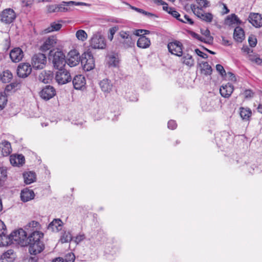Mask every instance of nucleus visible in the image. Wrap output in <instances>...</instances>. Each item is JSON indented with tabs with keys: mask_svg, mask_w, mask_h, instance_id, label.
I'll return each mask as SVG.
<instances>
[{
	"mask_svg": "<svg viewBox=\"0 0 262 262\" xmlns=\"http://www.w3.org/2000/svg\"><path fill=\"white\" fill-rule=\"evenodd\" d=\"M40 225L32 229L33 231L28 235L27 241L25 245L29 247V251L31 255H36L41 253L45 249V244L41 240L43 237V233L38 230Z\"/></svg>",
	"mask_w": 262,
	"mask_h": 262,
	"instance_id": "obj_1",
	"label": "nucleus"
},
{
	"mask_svg": "<svg viewBox=\"0 0 262 262\" xmlns=\"http://www.w3.org/2000/svg\"><path fill=\"white\" fill-rule=\"evenodd\" d=\"M39 225V223L35 221L29 223L25 227V229L21 228L15 230L8 235V239L10 241H15L19 244L24 246L27 241L28 235L33 231L32 229Z\"/></svg>",
	"mask_w": 262,
	"mask_h": 262,
	"instance_id": "obj_2",
	"label": "nucleus"
},
{
	"mask_svg": "<svg viewBox=\"0 0 262 262\" xmlns=\"http://www.w3.org/2000/svg\"><path fill=\"white\" fill-rule=\"evenodd\" d=\"M48 58L56 69L63 68L67 63L65 54L58 49L50 50Z\"/></svg>",
	"mask_w": 262,
	"mask_h": 262,
	"instance_id": "obj_3",
	"label": "nucleus"
},
{
	"mask_svg": "<svg viewBox=\"0 0 262 262\" xmlns=\"http://www.w3.org/2000/svg\"><path fill=\"white\" fill-rule=\"evenodd\" d=\"M81 64L85 71H89L95 67V60L91 51L88 50L81 56Z\"/></svg>",
	"mask_w": 262,
	"mask_h": 262,
	"instance_id": "obj_4",
	"label": "nucleus"
},
{
	"mask_svg": "<svg viewBox=\"0 0 262 262\" xmlns=\"http://www.w3.org/2000/svg\"><path fill=\"white\" fill-rule=\"evenodd\" d=\"M118 35L121 39L120 42L124 48H132L134 46L135 41L133 39V35L130 31L121 30L119 32Z\"/></svg>",
	"mask_w": 262,
	"mask_h": 262,
	"instance_id": "obj_5",
	"label": "nucleus"
},
{
	"mask_svg": "<svg viewBox=\"0 0 262 262\" xmlns=\"http://www.w3.org/2000/svg\"><path fill=\"white\" fill-rule=\"evenodd\" d=\"M90 45L93 49H104L106 46V42L104 37L97 33L92 37Z\"/></svg>",
	"mask_w": 262,
	"mask_h": 262,
	"instance_id": "obj_6",
	"label": "nucleus"
},
{
	"mask_svg": "<svg viewBox=\"0 0 262 262\" xmlns=\"http://www.w3.org/2000/svg\"><path fill=\"white\" fill-rule=\"evenodd\" d=\"M32 65L36 70L42 69L45 68L47 63V57L42 53L35 54L32 57Z\"/></svg>",
	"mask_w": 262,
	"mask_h": 262,
	"instance_id": "obj_7",
	"label": "nucleus"
},
{
	"mask_svg": "<svg viewBox=\"0 0 262 262\" xmlns=\"http://www.w3.org/2000/svg\"><path fill=\"white\" fill-rule=\"evenodd\" d=\"M58 70L55 79L59 84H64L71 81V76L68 70L64 68Z\"/></svg>",
	"mask_w": 262,
	"mask_h": 262,
	"instance_id": "obj_8",
	"label": "nucleus"
},
{
	"mask_svg": "<svg viewBox=\"0 0 262 262\" xmlns=\"http://www.w3.org/2000/svg\"><path fill=\"white\" fill-rule=\"evenodd\" d=\"M15 11L11 8H7L3 11L1 14V21L6 24H10L16 18Z\"/></svg>",
	"mask_w": 262,
	"mask_h": 262,
	"instance_id": "obj_9",
	"label": "nucleus"
},
{
	"mask_svg": "<svg viewBox=\"0 0 262 262\" xmlns=\"http://www.w3.org/2000/svg\"><path fill=\"white\" fill-rule=\"evenodd\" d=\"M168 51L172 54L180 57L183 54V45L177 40L169 42L167 45Z\"/></svg>",
	"mask_w": 262,
	"mask_h": 262,
	"instance_id": "obj_10",
	"label": "nucleus"
},
{
	"mask_svg": "<svg viewBox=\"0 0 262 262\" xmlns=\"http://www.w3.org/2000/svg\"><path fill=\"white\" fill-rule=\"evenodd\" d=\"M32 72V67L29 63H20L17 67V74L19 77H27Z\"/></svg>",
	"mask_w": 262,
	"mask_h": 262,
	"instance_id": "obj_11",
	"label": "nucleus"
},
{
	"mask_svg": "<svg viewBox=\"0 0 262 262\" xmlns=\"http://www.w3.org/2000/svg\"><path fill=\"white\" fill-rule=\"evenodd\" d=\"M81 57L79 53L76 50H73L68 53L67 63L70 67H73L78 65L81 62Z\"/></svg>",
	"mask_w": 262,
	"mask_h": 262,
	"instance_id": "obj_12",
	"label": "nucleus"
},
{
	"mask_svg": "<svg viewBox=\"0 0 262 262\" xmlns=\"http://www.w3.org/2000/svg\"><path fill=\"white\" fill-rule=\"evenodd\" d=\"M56 95V90L51 85H48L43 87L39 92L40 97L45 100H49Z\"/></svg>",
	"mask_w": 262,
	"mask_h": 262,
	"instance_id": "obj_13",
	"label": "nucleus"
},
{
	"mask_svg": "<svg viewBox=\"0 0 262 262\" xmlns=\"http://www.w3.org/2000/svg\"><path fill=\"white\" fill-rule=\"evenodd\" d=\"M10 57L13 62H18L24 56V52L19 47H16L11 50Z\"/></svg>",
	"mask_w": 262,
	"mask_h": 262,
	"instance_id": "obj_14",
	"label": "nucleus"
},
{
	"mask_svg": "<svg viewBox=\"0 0 262 262\" xmlns=\"http://www.w3.org/2000/svg\"><path fill=\"white\" fill-rule=\"evenodd\" d=\"M248 20L256 28L262 26V15L261 14L251 13L248 17Z\"/></svg>",
	"mask_w": 262,
	"mask_h": 262,
	"instance_id": "obj_15",
	"label": "nucleus"
},
{
	"mask_svg": "<svg viewBox=\"0 0 262 262\" xmlns=\"http://www.w3.org/2000/svg\"><path fill=\"white\" fill-rule=\"evenodd\" d=\"M56 43L57 39L56 37L54 36H49L40 47V50L43 52H46L53 48Z\"/></svg>",
	"mask_w": 262,
	"mask_h": 262,
	"instance_id": "obj_16",
	"label": "nucleus"
},
{
	"mask_svg": "<svg viewBox=\"0 0 262 262\" xmlns=\"http://www.w3.org/2000/svg\"><path fill=\"white\" fill-rule=\"evenodd\" d=\"M73 86L76 90H80L86 84L85 77L82 75H76L72 81Z\"/></svg>",
	"mask_w": 262,
	"mask_h": 262,
	"instance_id": "obj_17",
	"label": "nucleus"
},
{
	"mask_svg": "<svg viewBox=\"0 0 262 262\" xmlns=\"http://www.w3.org/2000/svg\"><path fill=\"white\" fill-rule=\"evenodd\" d=\"M234 90L233 85L229 83L221 86L220 92L221 96L224 98H229Z\"/></svg>",
	"mask_w": 262,
	"mask_h": 262,
	"instance_id": "obj_18",
	"label": "nucleus"
},
{
	"mask_svg": "<svg viewBox=\"0 0 262 262\" xmlns=\"http://www.w3.org/2000/svg\"><path fill=\"white\" fill-rule=\"evenodd\" d=\"M34 196V191L28 188H24L21 191L20 198L24 202H27L33 199Z\"/></svg>",
	"mask_w": 262,
	"mask_h": 262,
	"instance_id": "obj_19",
	"label": "nucleus"
},
{
	"mask_svg": "<svg viewBox=\"0 0 262 262\" xmlns=\"http://www.w3.org/2000/svg\"><path fill=\"white\" fill-rule=\"evenodd\" d=\"M63 222L60 219H55L48 226V229L53 232H58L61 230Z\"/></svg>",
	"mask_w": 262,
	"mask_h": 262,
	"instance_id": "obj_20",
	"label": "nucleus"
},
{
	"mask_svg": "<svg viewBox=\"0 0 262 262\" xmlns=\"http://www.w3.org/2000/svg\"><path fill=\"white\" fill-rule=\"evenodd\" d=\"M0 150L3 156L6 157L9 156L12 152L11 143L8 141H3L0 143Z\"/></svg>",
	"mask_w": 262,
	"mask_h": 262,
	"instance_id": "obj_21",
	"label": "nucleus"
},
{
	"mask_svg": "<svg viewBox=\"0 0 262 262\" xmlns=\"http://www.w3.org/2000/svg\"><path fill=\"white\" fill-rule=\"evenodd\" d=\"M25 159L23 155L11 156L10 158V163L13 166L23 165L25 163Z\"/></svg>",
	"mask_w": 262,
	"mask_h": 262,
	"instance_id": "obj_22",
	"label": "nucleus"
},
{
	"mask_svg": "<svg viewBox=\"0 0 262 262\" xmlns=\"http://www.w3.org/2000/svg\"><path fill=\"white\" fill-rule=\"evenodd\" d=\"M99 85L101 90L105 93H110L113 88V84L111 81L108 79H104L100 81Z\"/></svg>",
	"mask_w": 262,
	"mask_h": 262,
	"instance_id": "obj_23",
	"label": "nucleus"
},
{
	"mask_svg": "<svg viewBox=\"0 0 262 262\" xmlns=\"http://www.w3.org/2000/svg\"><path fill=\"white\" fill-rule=\"evenodd\" d=\"M53 77V73L50 71H43L39 74L38 78L44 83H49L52 80Z\"/></svg>",
	"mask_w": 262,
	"mask_h": 262,
	"instance_id": "obj_24",
	"label": "nucleus"
},
{
	"mask_svg": "<svg viewBox=\"0 0 262 262\" xmlns=\"http://www.w3.org/2000/svg\"><path fill=\"white\" fill-rule=\"evenodd\" d=\"M233 38L237 42H241L245 39V32L240 27H236L234 29Z\"/></svg>",
	"mask_w": 262,
	"mask_h": 262,
	"instance_id": "obj_25",
	"label": "nucleus"
},
{
	"mask_svg": "<svg viewBox=\"0 0 262 262\" xmlns=\"http://www.w3.org/2000/svg\"><path fill=\"white\" fill-rule=\"evenodd\" d=\"M202 10V9H200V11H197L195 14L197 17L203 21L207 23H211L213 19V15L211 13L203 12Z\"/></svg>",
	"mask_w": 262,
	"mask_h": 262,
	"instance_id": "obj_26",
	"label": "nucleus"
},
{
	"mask_svg": "<svg viewBox=\"0 0 262 262\" xmlns=\"http://www.w3.org/2000/svg\"><path fill=\"white\" fill-rule=\"evenodd\" d=\"M137 45L139 48L145 49L150 46V41L148 38L144 35H141L137 41Z\"/></svg>",
	"mask_w": 262,
	"mask_h": 262,
	"instance_id": "obj_27",
	"label": "nucleus"
},
{
	"mask_svg": "<svg viewBox=\"0 0 262 262\" xmlns=\"http://www.w3.org/2000/svg\"><path fill=\"white\" fill-rule=\"evenodd\" d=\"M9 235L7 234V229L6 226L5 225L4 223L0 220V245H4V239H8V237Z\"/></svg>",
	"mask_w": 262,
	"mask_h": 262,
	"instance_id": "obj_28",
	"label": "nucleus"
},
{
	"mask_svg": "<svg viewBox=\"0 0 262 262\" xmlns=\"http://www.w3.org/2000/svg\"><path fill=\"white\" fill-rule=\"evenodd\" d=\"M23 177L24 182L26 184H30L36 181V174L33 171L25 172Z\"/></svg>",
	"mask_w": 262,
	"mask_h": 262,
	"instance_id": "obj_29",
	"label": "nucleus"
},
{
	"mask_svg": "<svg viewBox=\"0 0 262 262\" xmlns=\"http://www.w3.org/2000/svg\"><path fill=\"white\" fill-rule=\"evenodd\" d=\"M15 257V254L12 249L8 250L1 255V258L7 262H13Z\"/></svg>",
	"mask_w": 262,
	"mask_h": 262,
	"instance_id": "obj_30",
	"label": "nucleus"
},
{
	"mask_svg": "<svg viewBox=\"0 0 262 262\" xmlns=\"http://www.w3.org/2000/svg\"><path fill=\"white\" fill-rule=\"evenodd\" d=\"M13 78V75L11 72L8 70L4 71L0 73V80L3 83H9L11 81Z\"/></svg>",
	"mask_w": 262,
	"mask_h": 262,
	"instance_id": "obj_31",
	"label": "nucleus"
},
{
	"mask_svg": "<svg viewBox=\"0 0 262 262\" xmlns=\"http://www.w3.org/2000/svg\"><path fill=\"white\" fill-rule=\"evenodd\" d=\"M73 239V237L71 234V232L70 231L63 230L61 232V236L60 238V241L61 243H66L71 242Z\"/></svg>",
	"mask_w": 262,
	"mask_h": 262,
	"instance_id": "obj_32",
	"label": "nucleus"
},
{
	"mask_svg": "<svg viewBox=\"0 0 262 262\" xmlns=\"http://www.w3.org/2000/svg\"><path fill=\"white\" fill-rule=\"evenodd\" d=\"M107 62L109 66L114 67L118 66L119 62L118 55L116 54L108 55L107 57Z\"/></svg>",
	"mask_w": 262,
	"mask_h": 262,
	"instance_id": "obj_33",
	"label": "nucleus"
},
{
	"mask_svg": "<svg viewBox=\"0 0 262 262\" xmlns=\"http://www.w3.org/2000/svg\"><path fill=\"white\" fill-rule=\"evenodd\" d=\"M201 105L203 111L206 112L211 111L213 109V105L208 99H203L201 100Z\"/></svg>",
	"mask_w": 262,
	"mask_h": 262,
	"instance_id": "obj_34",
	"label": "nucleus"
},
{
	"mask_svg": "<svg viewBox=\"0 0 262 262\" xmlns=\"http://www.w3.org/2000/svg\"><path fill=\"white\" fill-rule=\"evenodd\" d=\"M202 64V66L201 69V73L206 76L210 75L212 72L211 67L207 62H203Z\"/></svg>",
	"mask_w": 262,
	"mask_h": 262,
	"instance_id": "obj_35",
	"label": "nucleus"
},
{
	"mask_svg": "<svg viewBox=\"0 0 262 262\" xmlns=\"http://www.w3.org/2000/svg\"><path fill=\"white\" fill-rule=\"evenodd\" d=\"M201 33L206 37L207 39L205 43L212 45L213 42V37L210 35V32L209 29H207L205 30L201 29Z\"/></svg>",
	"mask_w": 262,
	"mask_h": 262,
	"instance_id": "obj_36",
	"label": "nucleus"
},
{
	"mask_svg": "<svg viewBox=\"0 0 262 262\" xmlns=\"http://www.w3.org/2000/svg\"><path fill=\"white\" fill-rule=\"evenodd\" d=\"M62 25L61 24L53 22L51 23L50 26L46 28L44 31L45 33H48L54 31H58L60 29Z\"/></svg>",
	"mask_w": 262,
	"mask_h": 262,
	"instance_id": "obj_37",
	"label": "nucleus"
},
{
	"mask_svg": "<svg viewBox=\"0 0 262 262\" xmlns=\"http://www.w3.org/2000/svg\"><path fill=\"white\" fill-rule=\"evenodd\" d=\"M182 62L189 66L192 67L194 65V60L192 56L188 54L184 55L182 58Z\"/></svg>",
	"mask_w": 262,
	"mask_h": 262,
	"instance_id": "obj_38",
	"label": "nucleus"
},
{
	"mask_svg": "<svg viewBox=\"0 0 262 262\" xmlns=\"http://www.w3.org/2000/svg\"><path fill=\"white\" fill-rule=\"evenodd\" d=\"M240 115L244 120H248L250 117L252 112L250 108L241 107L240 108Z\"/></svg>",
	"mask_w": 262,
	"mask_h": 262,
	"instance_id": "obj_39",
	"label": "nucleus"
},
{
	"mask_svg": "<svg viewBox=\"0 0 262 262\" xmlns=\"http://www.w3.org/2000/svg\"><path fill=\"white\" fill-rule=\"evenodd\" d=\"M227 19L229 21L231 24L241 25L242 24V21L235 14H232L228 15L227 17Z\"/></svg>",
	"mask_w": 262,
	"mask_h": 262,
	"instance_id": "obj_40",
	"label": "nucleus"
},
{
	"mask_svg": "<svg viewBox=\"0 0 262 262\" xmlns=\"http://www.w3.org/2000/svg\"><path fill=\"white\" fill-rule=\"evenodd\" d=\"M7 101V96L6 93L5 92H0V110H2L5 108Z\"/></svg>",
	"mask_w": 262,
	"mask_h": 262,
	"instance_id": "obj_41",
	"label": "nucleus"
},
{
	"mask_svg": "<svg viewBox=\"0 0 262 262\" xmlns=\"http://www.w3.org/2000/svg\"><path fill=\"white\" fill-rule=\"evenodd\" d=\"M155 4H157L159 5L163 6V10L167 12L168 13H169L170 11L172 10V7H169L168 6V4L164 1L162 0H153Z\"/></svg>",
	"mask_w": 262,
	"mask_h": 262,
	"instance_id": "obj_42",
	"label": "nucleus"
},
{
	"mask_svg": "<svg viewBox=\"0 0 262 262\" xmlns=\"http://www.w3.org/2000/svg\"><path fill=\"white\" fill-rule=\"evenodd\" d=\"M75 3L73 1H70L68 2H63L62 4L58 5V12H66L68 10V7H66V6H69L70 5H73Z\"/></svg>",
	"mask_w": 262,
	"mask_h": 262,
	"instance_id": "obj_43",
	"label": "nucleus"
},
{
	"mask_svg": "<svg viewBox=\"0 0 262 262\" xmlns=\"http://www.w3.org/2000/svg\"><path fill=\"white\" fill-rule=\"evenodd\" d=\"M76 36L78 40L83 41L87 39L88 35L85 31L79 30L76 33Z\"/></svg>",
	"mask_w": 262,
	"mask_h": 262,
	"instance_id": "obj_44",
	"label": "nucleus"
},
{
	"mask_svg": "<svg viewBox=\"0 0 262 262\" xmlns=\"http://www.w3.org/2000/svg\"><path fill=\"white\" fill-rule=\"evenodd\" d=\"M118 30V26H115L109 29L107 38L110 41H112L113 40L114 35Z\"/></svg>",
	"mask_w": 262,
	"mask_h": 262,
	"instance_id": "obj_45",
	"label": "nucleus"
},
{
	"mask_svg": "<svg viewBox=\"0 0 262 262\" xmlns=\"http://www.w3.org/2000/svg\"><path fill=\"white\" fill-rule=\"evenodd\" d=\"M63 259L64 262H74L75 256L73 252H69L65 255Z\"/></svg>",
	"mask_w": 262,
	"mask_h": 262,
	"instance_id": "obj_46",
	"label": "nucleus"
},
{
	"mask_svg": "<svg viewBox=\"0 0 262 262\" xmlns=\"http://www.w3.org/2000/svg\"><path fill=\"white\" fill-rule=\"evenodd\" d=\"M243 95L246 99H249L254 97V93L250 89H247L244 91Z\"/></svg>",
	"mask_w": 262,
	"mask_h": 262,
	"instance_id": "obj_47",
	"label": "nucleus"
},
{
	"mask_svg": "<svg viewBox=\"0 0 262 262\" xmlns=\"http://www.w3.org/2000/svg\"><path fill=\"white\" fill-rule=\"evenodd\" d=\"M216 70L222 77L225 76L227 74L224 67L220 64H216Z\"/></svg>",
	"mask_w": 262,
	"mask_h": 262,
	"instance_id": "obj_48",
	"label": "nucleus"
},
{
	"mask_svg": "<svg viewBox=\"0 0 262 262\" xmlns=\"http://www.w3.org/2000/svg\"><path fill=\"white\" fill-rule=\"evenodd\" d=\"M248 41L251 47H254L257 44V39L254 36H249Z\"/></svg>",
	"mask_w": 262,
	"mask_h": 262,
	"instance_id": "obj_49",
	"label": "nucleus"
},
{
	"mask_svg": "<svg viewBox=\"0 0 262 262\" xmlns=\"http://www.w3.org/2000/svg\"><path fill=\"white\" fill-rule=\"evenodd\" d=\"M167 126L168 128L173 130L177 128V124L174 120H170L168 122Z\"/></svg>",
	"mask_w": 262,
	"mask_h": 262,
	"instance_id": "obj_50",
	"label": "nucleus"
},
{
	"mask_svg": "<svg viewBox=\"0 0 262 262\" xmlns=\"http://www.w3.org/2000/svg\"><path fill=\"white\" fill-rule=\"evenodd\" d=\"M184 19H182V21H181V22L183 23H186V24H189L191 25H193L194 24V21H193V20L190 18L189 17V16L187 15H185L184 16Z\"/></svg>",
	"mask_w": 262,
	"mask_h": 262,
	"instance_id": "obj_51",
	"label": "nucleus"
},
{
	"mask_svg": "<svg viewBox=\"0 0 262 262\" xmlns=\"http://www.w3.org/2000/svg\"><path fill=\"white\" fill-rule=\"evenodd\" d=\"M58 5H50L48 7V11L50 13L56 12H58Z\"/></svg>",
	"mask_w": 262,
	"mask_h": 262,
	"instance_id": "obj_52",
	"label": "nucleus"
},
{
	"mask_svg": "<svg viewBox=\"0 0 262 262\" xmlns=\"http://www.w3.org/2000/svg\"><path fill=\"white\" fill-rule=\"evenodd\" d=\"M85 237V235L84 234L77 235L75 237L74 242L78 244L83 241Z\"/></svg>",
	"mask_w": 262,
	"mask_h": 262,
	"instance_id": "obj_53",
	"label": "nucleus"
},
{
	"mask_svg": "<svg viewBox=\"0 0 262 262\" xmlns=\"http://www.w3.org/2000/svg\"><path fill=\"white\" fill-rule=\"evenodd\" d=\"M198 4L202 7L207 8L209 6V2L207 0H196Z\"/></svg>",
	"mask_w": 262,
	"mask_h": 262,
	"instance_id": "obj_54",
	"label": "nucleus"
},
{
	"mask_svg": "<svg viewBox=\"0 0 262 262\" xmlns=\"http://www.w3.org/2000/svg\"><path fill=\"white\" fill-rule=\"evenodd\" d=\"M195 53L199 56L203 58L206 59L208 58V55L201 51L199 49H195Z\"/></svg>",
	"mask_w": 262,
	"mask_h": 262,
	"instance_id": "obj_55",
	"label": "nucleus"
},
{
	"mask_svg": "<svg viewBox=\"0 0 262 262\" xmlns=\"http://www.w3.org/2000/svg\"><path fill=\"white\" fill-rule=\"evenodd\" d=\"M33 2V0H23L22 3L24 6L28 7L30 6Z\"/></svg>",
	"mask_w": 262,
	"mask_h": 262,
	"instance_id": "obj_56",
	"label": "nucleus"
},
{
	"mask_svg": "<svg viewBox=\"0 0 262 262\" xmlns=\"http://www.w3.org/2000/svg\"><path fill=\"white\" fill-rule=\"evenodd\" d=\"M189 34L191 36V37L197 40L199 38V37L200 36L199 34L192 31H190L189 32Z\"/></svg>",
	"mask_w": 262,
	"mask_h": 262,
	"instance_id": "obj_57",
	"label": "nucleus"
},
{
	"mask_svg": "<svg viewBox=\"0 0 262 262\" xmlns=\"http://www.w3.org/2000/svg\"><path fill=\"white\" fill-rule=\"evenodd\" d=\"M222 45L226 46H229L231 45L230 41L226 39L224 36H222Z\"/></svg>",
	"mask_w": 262,
	"mask_h": 262,
	"instance_id": "obj_58",
	"label": "nucleus"
},
{
	"mask_svg": "<svg viewBox=\"0 0 262 262\" xmlns=\"http://www.w3.org/2000/svg\"><path fill=\"white\" fill-rule=\"evenodd\" d=\"M242 50L243 51V52L248 54L250 53V49L247 46H244L242 48Z\"/></svg>",
	"mask_w": 262,
	"mask_h": 262,
	"instance_id": "obj_59",
	"label": "nucleus"
},
{
	"mask_svg": "<svg viewBox=\"0 0 262 262\" xmlns=\"http://www.w3.org/2000/svg\"><path fill=\"white\" fill-rule=\"evenodd\" d=\"M178 13H179V12L177 11L174 8H172L169 14H171L173 17H174V16H176Z\"/></svg>",
	"mask_w": 262,
	"mask_h": 262,
	"instance_id": "obj_60",
	"label": "nucleus"
},
{
	"mask_svg": "<svg viewBox=\"0 0 262 262\" xmlns=\"http://www.w3.org/2000/svg\"><path fill=\"white\" fill-rule=\"evenodd\" d=\"M52 262H64L63 258L58 257L53 259Z\"/></svg>",
	"mask_w": 262,
	"mask_h": 262,
	"instance_id": "obj_61",
	"label": "nucleus"
},
{
	"mask_svg": "<svg viewBox=\"0 0 262 262\" xmlns=\"http://www.w3.org/2000/svg\"><path fill=\"white\" fill-rule=\"evenodd\" d=\"M145 15L147 16L148 17H158V16L157 15H156L155 14H154V13H152L150 12H146V14Z\"/></svg>",
	"mask_w": 262,
	"mask_h": 262,
	"instance_id": "obj_62",
	"label": "nucleus"
},
{
	"mask_svg": "<svg viewBox=\"0 0 262 262\" xmlns=\"http://www.w3.org/2000/svg\"><path fill=\"white\" fill-rule=\"evenodd\" d=\"M227 74L228 75H229L231 77V80H236V77L234 74H233L232 73H231L230 72H228Z\"/></svg>",
	"mask_w": 262,
	"mask_h": 262,
	"instance_id": "obj_63",
	"label": "nucleus"
},
{
	"mask_svg": "<svg viewBox=\"0 0 262 262\" xmlns=\"http://www.w3.org/2000/svg\"><path fill=\"white\" fill-rule=\"evenodd\" d=\"M257 109L259 113L262 114V104H259Z\"/></svg>",
	"mask_w": 262,
	"mask_h": 262,
	"instance_id": "obj_64",
	"label": "nucleus"
}]
</instances>
